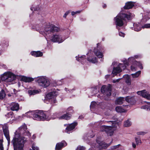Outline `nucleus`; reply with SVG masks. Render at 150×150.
Returning <instances> with one entry per match:
<instances>
[{"instance_id":"obj_1","label":"nucleus","mask_w":150,"mask_h":150,"mask_svg":"<svg viewBox=\"0 0 150 150\" xmlns=\"http://www.w3.org/2000/svg\"><path fill=\"white\" fill-rule=\"evenodd\" d=\"M132 15V13L130 12L127 13H121L114 17V21L117 29H118L119 27L123 26L125 23H127V21L131 20Z\"/></svg>"},{"instance_id":"obj_2","label":"nucleus","mask_w":150,"mask_h":150,"mask_svg":"<svg viewBox=\"0 0 150 150\" xmlns=\"http://www.w3.org/2000/svg\"><path fill=\"white\" fill-rule=\"evenodd\" d=\"M26 141L24 137H21L19 134L15 133L14 137L11 142L14 148V150H23L24 144Z\"/></svg>"},{"instance_id":"obj_3","label":"nucleus","mask_w":150,"mask_h":150,"mask_svg":"<svg viewBox=\"0 0 150 150\" xmlns=\"http://www.w3.org/2000/svg\"><path fill=\"white\" fill-rule=\"evenodd\" d=\"M30 117L33 118L34 120L38 121H44L47 120V116L42 111L36 110L32 111L27 112Z\"/></svg>"},{"instance_id":"obj_4","label":"nucleus","mask_w":150,"mask_h":150,"mask_svg":"<svg viewBox=\"0 0 150 150\" xmlns=\"http://www.w3.org/2000/svg\"><path fill=\"white\" fill-rule=\"evenodd\" d=\"M16 79V76L10 72L4 73L1 77L2 81L7 82L12 81L15 80Z\"/></svg>"},{"instance_id":"obj_5","label":"nucleus","mask_w":150,"mask_h":150,"mask_svg":"<svg viewBox=\"0 0 150 150\" xmlns=\"http://www.w3.org/2000/svg\"><path fill=\"white\" fill-rule=\"evenodd\" d=\"M57 92L55 91L49 93L45 96V99L52 103H57L56 98L57 95Z\"/></svg>"},{"instance_id":"obj_6","label":"nucleus","mask_w":150,"mask_h":150,"mask_svg":"<svg viewBox=\"0 0 150 150\" xmlns=\"http://www.w3.org/2000/svg\"><path fill=\"white\" fill-rule=\"evenodd\" d=\"M104 50V48L100 45V43H98L97 44V48H94L93 52L95 55L99 58H102L103 56L102 53Z\"/></svg>"},{"instance_id":"obj_7","label":"nucleus","mask_w":150,"mask_h":150,"mask_svg":"<svg viewBox=\"0 0 150 150\" xmlns=\"http://www.w3.org/2000/svg\"><path fill=\"white\" fill-rule=\"evenodd\" d=\"M37 81L40 86L43 88H46L50 84L49 81L43 77H41L38 78Z\"/></svg>"},{"instance_id":"obj_8","label":"nucleus","mask_w":150,"mask_h":150,"mask_svg":"<svg viewBox=\"0 0 150 150\" xmlns=\"http://www.w3.org/2000/svg\"><path fill=\"white\" fill-rule=\"evenodd\" d=\"M59 28L54 25L47 26L45 28V31L47 33H54L55 32H58L59 30Z\"/></svg>"},{"instance_id":"obj_9","label":"nucleus","mask_w":150,"mask_h":150,"mask_svg":"<svg viewBox=\"0 0 150 150\" xmlns=\"http://www.w3.org/2000/svg\"><path fill=\"white\" fill-rule=\"evenodd\" d=\"M2 129L4 135L8 141V146H9L10 143V140L9 131L7 125L4 124L2 127Z\"/></svg>"},{"instance_id":"obj_10","label":"nucleus","mask_w":150,"mask_h":150,"mask_svg":"<svg viewBox=\"0 0 150 150\" xmlns=\"http://www.w3.org/2000/svg\"><path fill=\"white\" fill-rule=\"evenodd\" d=\"M101 92L104 94H106L107 97H109L111 95V89L110 86H106L105 85H103L101 88Z\"/></svg>"},{"instance_id":"obj_11","label":"nucleus","mask_w":150,"mask_h":150,"mask_svg":"<svg viewBox=\"0 0 150 150\" xmlns=\"http://www.w3.org/2000/svg\"><path fill=\"white\" fill-rule=\"evenodd\" d=\"M112 127L111 126H108L105 125H103L101 127V128L102 130V131H105L107 133L108 135L110 136L112 135L113 132L112 130Z\"/></svg>"},{"instance_id":"obj_12","label":"nucleus","mask_w":150,"mask_h":150,"mask_svg":"<svg viewBox=\"0 0 150 150\" xmlns=\"http://www.w3.org/2000/svg\"><path fill=\"white\" fill-rule=\"evenodd\" d=\"M78 125L77 122H74L71 124L68 125L66 128V132L68 133V132H70L73 129H74L76 126Z\"/></svg>"},{"instance_id":"obj_13","label":"nucleus","mask_w":150,"mask_h":150,"mask_svg":"<svg viewBox=\"0 0 150 150\" xmlns=\"http://www.w3.org/2000/svg\"><path fill=\"white\" fill-rule=\"evenodd\" d=\"M67 143L64 141L57 143L56 145L55 150H61L63 147L67 146Z\"/></svg>"},{"instance_id":"obj_14","label":"nucleus","mask_w":150,"mask_h":150,"mask_svg":"<svg viewBox=\"0 0 150 150\" xmlns=\"http://www.w3.org/2000/svg\"><path fill=\"white\" fill-rule=\"evenodd\" d=\"M137 94L142 96V97L146 98H149V97L150 96V95L148 94L147 92L145 90L137 91Z\"/></svg>"},{"instance_id":"obj_15","label":"nucleus","mask_w":150,"mask_h":150,"mask_svg":"<svg viewBox=\"0 0 150 150\" xmlns=\"http://www.w3.org/2000/svg\"><path fill=\"white\" fill-rule=\"evenodd\" d=\"M134 6V2L131 1H128L125 3L123 8L124 9H129L132 8Z\"/></svg>"},{"instance_id":"obj_16","label":"nucleus","mask_w":150,"mask_h":150,"mask_svg":"<svg viewBox=\"0 0 150 150\" xmlns=\"http://www.w3.org/2000/svg\"><path fill=\"white\" fill-rule=\"evenodd\" d=\"M71 115L69 113L67 112L65 114L59 117V119L60 120H70L71 117Z\"/></svg>"},{"instance_id":"obj_17","label":"nucleus","mask_w":150,"mask_h":150,"mask_svg":"<svg viewBox=\"0 0 150 150\" xmlns=\"http://www.w3.org/2000/svg\"><path fill=\"white\" fill-rule=\"evenodd\" d=\"M133 27H132V29L136 31H139L142 29V26L141 24L139 23H134L133 24Z\"/></svg>"},{"instance_id":"obj_18","label":"nucleus","mask_w":150,"mask_h":150,"mask_svg":"<svg viewBox=\"0 0 150 150\" xmlns=\"http://www.w3.org/2000/svg\"><path fill=\"white\" fill-rule=\"evenodd\" d=\"M52 41L54 42H61L63 41L60 38V36L58 35H53L52 39Z\"/></svg>"},{"instance_id":"obj_19","label":"nucleus","mask_w":150,"mask_h":150,"mask_svg":"<svg viewBox=\"0 0 150 150\" xmlns=\"http://www.w3.org/2000/svg\"><path fill=\"white\" fill-rule=\"evenodd\" d=\"M122 71V69L120 67L118 66L116 67H114L113 68L112 73L114 76L116 75L117 74L120 73Z\"/></svg>"},{"instance_id":"obj_20","label":"nucleus","mask_w":150,"mask_h":150,"mask_svg":"<svg viewBox=\"0 0 150 150\" xmlns=\"http://www.w3.org/2000/svg\"><path fill=\"white\" fill-rule=\"evenodd\" d=\"M30 54L32 56L35 57H41L43 54L42 52L39 51H32L31 52Z\"/></svg>"},{"instance_id":"obj_21","label":"nucleus","mask_w":150,"mask_h":150,"mask_svg":"<svg viewBox=\"0 0 150 150\" xmlns=\"http://www.w3.org/2000/svg\"><path fill=\"white\" fill-rule=\"evenodd\" d=\"M21 80L25 82H30L33 81L34 79L30 77H27L26 76H23L21 79Z\"/></svg>"},{"instance_id":"obj_22","label":"nucleus","mask_w":150,"mask_h":150,"mask_svg":"<svg viewBox=\"0 0 150 150\" xmlns=\"http://www.w3.org/2000/svg\"><path fill=\"white\" fill-rule=\"evenodd\" d=\"M19 108V105L18 103H12L11 105V110L12 111H17Z\"/></svg>"},{"instance_id":"obj_23","label":"nucleus","mask_w":150,"mask_h":150,"mask_svg":"<svg viewBox=\"0 0 150 150\" xmlns=\"http://www.w3.org/2000/svg\"><path fill=\"white\" fill-rule=\"evenodd\" d=\"M97 142L99 144V148L100 149H105L110 145L109 144H107L103 142H101L99 143L98 142Z\"/></svg>"},{"instance_id":"obj_24","label":"nucleus","mask_w":150,"mask_h":150,"mask_svg":"<svg viewBox=\"0 0 150 150\" xmlns=\"http://www.w3.org/2000/svg\"><path fill=\"white\" fill-rule=\"evenodd\" d=\"M99 105L102 109H107L108 108L109 104L105 102H103L99 103Z\"/></svg>"},{"instance_id":"obj_25","label":"nucleus","mask_w":150,"mask_h":150,"mask_svg":"<svg viewBox=\"0 0 150 150\" xmlns=\"http://www.w3.org/2000/svg\"><path fill=\"white\" fill-rule=\"evenodd\" d=\"M124 98L120 97L118 98L115 101V103L117 105H121L123 103V101H124Z\"/></svg>"},{"instance_id":"obj_26","label":"nucleus","mask_w":150,"mask_h":150,"mask_svg":"<svg viewBox=\"0 0 150 150\" xmlns=\"http://www.w3.org/2000/svg\"><path fill=\"white\" fill-rule=\"evenodd\" d=\"M132 123L129 119H127L124 122V126L126 127H128L131 126Z\"/></svg>"},{"instance_id":"obj_27","label":"nucleus","mask_w":150,"mask_h":150,"mask_svg":"<svg viewBox=\"0 0 150 150\" xmlns=\"http://www.w3.org/2000/svg\"><path fill=\"white\" fill-rule=\"evenodd\" d=\"M87 60L89 62L92 63H95L97 62V59L96 57H93L91 59L90 57H87Z\"/></svg>"},{"instance_id":"obj_28","label":"nucleus","mask_w":150,"mask_h":150,"mask_svg":"<svg viewBox=\"0 0 150 150\" xmlns=\"http://www.w3.org/2000/svg\"><path fill=\"white\" fill-rule=\"evenodd\" d=\"M38 90H30L28 91V93L30 95H35V94L38 93Z\"/></svg>"},{"instance_id":"obj_29","label":"nucleus","mask_w":150,"mask_h":150,"mask_svg":"<svg viewBox=\"0 0 150 150\" xmlns=\"http://www.w3.org/2000/svg\"><path fill=\"white\" fill-rule=\"evenodd\" d=\"M125 100L128 103H131L132 100H133V103L135 102V100H134V98L132 97L130 98L129 96L126 97L125 98Z\"/></svg>"},{"instance_id":"obj_30","label":"nucleus","mask_w":150,"mask_h":150,"mask_svg":"<svg viewBox=\"0 0 150 150\" xmlns=\"http://www.w3.org/2000/svg\"><path fill=\"white\" fill-rule=\"evenodd\" d=\"M6 94L4 89H2L0 92V99H2L5 97Z\"/></svg>"},{"instance_id":"obj_31","label":"nucleus","mask_w":150,"mask_h":150,"mask_svg":"<svg viewBox=\"0 0 150 150\" xmlns=\"http://www.w3.org/2000/svg\"><path fill=\"white\" fill-rule=\"evenodd\" d=\"M116 111L118 112H124V109L120 106H117L115 108Z\"/></svg>"},{"instance_id":"obj_32","label":"nucleus","mask_w":150,"mask_h":150,"mask_svg":"<svg viewBox=\"0 0 150 150\" xmlns=\"http://www.w3.org/2000/svg\"><path fill=\"white\" fill-rule=\"evenodd\" d=\"M86 57L85 56H81L80 57H79L77 59L76 58V59L77 60L80 62H82L83 61L84 59H85V57Z\"/></svg>"},{"instance_id":"obj_33","label":"nucleus","mask_w":150,"mask_h":150,"mask_svg":"<svg viewBox=\"0 0 150 150\" xmlns=\"http://www.w3.org/2000/svg\"><path fill=\"white\" fill-rule=\"evenodd\" d=\"M73 107L71 106L69 107L67 110V112L69 113L71 115L74 112Z\"/></svg>"},{"instance_id":"obj_34","label":"nucleus","mask_w":150,"mask_h":150,"mask_svg":"<svg viewBox=\"0 0 150 150\" xmlns=\"http://www.w3.org/2000/svg\"><path fill=\"white\" fill-rule=\"evenodd\" d=\"M141 71H139L135 74H132V75L133 78H137L139 76V75L141 74Z\"/></svg>"},{"instance_id":"obj_35","label":"nucleus","mask_w":150,"mask_h":150,"mask_svg":"<svg viewBox=\"0 0 150 150\" xmlns=\"http://www.w3.org/2000/svg\"><path fill=\"white\" fill-rule=\"evenodd\" d=\"M23 132V136H28L29 137H30L31 136V134H30L29 131H28L27 130H26V131H24Z\"/></svg>"},{"instance_id":"obj_36","label":"nucleus","mask_w":150,"mask_h":150,"mask_svg":"<svg viewBox=\"0 0 150 150\" xmlns=\"http://www.w3.org/2000/svg\"><path fill=\"white\" fill-rule=\"evenodd\" d=\"M21 130L20 132H21V131H23V132L24 131H26L27 129V125L25 124L21 127Z\"/></svg>"},{"instance_id":"obj_37","label":"nucleus","mask_w":150,"mask_h":150,"mask_svg":"<svg viewBox=\"0 0 150 150\" xmlns=\"http://www.w3.org/2000/svg\"><path fill=\"white\" fill-rule=\"evenodd\" d=\"M142 28H150V23H146L144 24L143 26H142Z\"/></svg>"},{"instance_id":"obj_38","label":"nucleus","mask_w":150,"mask_h":150,"mask_svg":"<svg viewBox=\"0 0 150 150\" xmlns=\"http://www.w3.org/2000/svg\"><path fill=\"white\" fill-rule=\"evenodd\" d=\"M135 139L137 145L139 143H141V140L139 137H135Z\"/></svg>"},{"instance_id":"obj_39","label":"nucleus","mask_w":150,"mask_h":150,"mask_svg":"<svg viewBox=\"0 0 150 150\" xmlns=\"http://www.w3.org/2000/svg\"><path fill=\"white\" fill-rule=\"evenodd\" d=\"M96 103L95 101H92L91 102L90 107L91 108H95Z\"/></svg>"},{"instance_id":"obj_40","label":"nucleus","mask_w":150,"mask_h":150,"mask_svg":"<svg viewBox=\"0 0 150 150\" xmlns=\"http://www.w3.org/2000/svg\"><path fill=\"white\" fill-rule=\"evenodd\" d=\"M85 148L83 146H78L76 150H84Z\"/></svg>"},{"instance_id":"obj_41","label":"nucleus","mask_w":150,"mask_h":150,"mask_svg":"<svg viewBox=\"0 0 150 150\" xmlns=\"http://www.w3.org/2000/svg\"><path fill=\"white\" fill-rule=\"evenodd\" d=\"M119 35L121 37H124L125 36V34L122 32H120L119 33Z\"/></svg>"},{"instance_id":"obj_42","label":"nucleus","mask_w":150,"mask_h":150,"mask_svg":"<svg viewBox=\"0 0 150 150\" xmlns=\"http://www.w3.org/2000/svg\"><path fill=\"white\" fill-rule=\"evenodd\" d=\"M145 132H138L137 133V134L138 135H144L145 134Z\"/></svg>"},{"instance_id":"obj_43","label":"nucleus","mask_w":150,"mask_h":150,"mask_svg":"<svg viewBox=\"0 0 150 150\" xmlns=\"http://www.w3.org/2000/svg\"><path fill=\"white\" fill-rule=\"evenodd\" d=\"M80 12V11H76V12H75L74 11H72V12H71V15L72 16H74V15H75L77 13H79Z\"/></svg>"},{"instance_id":"obj_44","label":"nucleus","mask_w":150,"mask_h":150,"mask_svg":"<svg viewBox=\"0 0 150 150\" xmlns=\"http://www.w3.org/2000/svg\"><path fill=\"white\" fill-rule=\"evenodd\" d=\"M32 148L33 149V150H39L38 148L37 147H35L33 146Z\"/></svg>"},{"instance_id":"obj_45","label":"nucleus","mask_w":150,"mask_h":150,"mask_svg":"<svg viewBox=\"0 0 150 150\" xmlns=\"http://www.w3.org/2000/svg\"><path fill=\"white\" fill-rule=\"evenodd\" d=\"M120 79H119L117 80H113L112 82L113 83H115L116 82H118L120 81Z\"/></svg>"},{"instance_id":"obj_46","label":"nucleus","mask_w":150,"mask_h":150,"mask_svg":"<svg viewBox=\"0 0 150 150\" xmlns=\"http://www.w3.org/2000/svg\"><path fill=\"white\" fill-rule=\"evenodd\" d=\"M123 63L125 64L127 66H128L129 64L127 60L124 61H123Z\"/></svg>"},{"instance_id":"obj_47","label":"nucleus","mask_w":150,"mask_h":150,"mask_svg":"<svg viewBox=\"0 0 150 150\" xmlns=\"http://www.w3.org/2000/svg\"><path fill=\"white\" fill-rule=\"evenodd\" d=\"M135 67H134V66L133 65H131V69L132 70H133L135 69Z\"/></svg>"},{"instance_id":"obj_48","label":"nucleus","mask_w":150,"mask_h":150,"mask_svg":"<svg viewBox=\"0 0 150 150\" xmlns=\"http://www.w3.org/2000/svg\"><path fill=\"white\" fill-rule=\"evenodd\" d=\"M3 139H0V145H3Z\"/></svg>"},{"instance_id":"obj_49","label":"nucleus","mask_w":150,"mask_h":150,"mask_svg":"<svg viewBox=\"0 0 150 150\" xmlns=\"http://www.w3.org/2000/svg\"><path fill=\"white\" fill-rule=\"evenodd\" d=\"M70 13V11H66L65 14H66V15L67 16Z\"/></svg>"},{"instance_id":"obj_50","label":"nucleus","mask_w":150,"mask_h":150,"mask_svg":"<svg viewBox=\"0 0 150 150\" xmlns=\"http://www.w3.org/2000/svg\"><path fill=\"white\" fill-rule=\"evenodd\" d=\"M132 145L133 147L134 148H135L136 147V145L135 143H133L132 144Z\"/></svg>"},{"instance_id":"obj_51","label":"nucleus","mask_w":150,"mask_h":150,"mask_svg":"<svg viewBox=\"0 0 150 150\" xmlns=\"http://www.w3.org/2000/svg\"><path fill=\"white\" fill-rule=\"evenodd\" d=\"M0 150H4L3 145H0Z\"/></svg>"},{"instance_id":"obj_52","label":"nucleus","mask_w":150,"mask_h":150,"mask_svg":"<svg viewBox=\"0 0 150 150\" xmlns=\"http://www.w3.org/2000/svg\"><path fill=\"white\" fill-rule=\"evenodd\" d=\"M147 106L146 105H144L142 106V108L144 109H145L146 108H147L146 107Z\"/></svg>"},{"instance_id":"obj_53","label":"nucleus","mask_w":150,"mask_h":150,"mask_svg":"<svg viewBox=\"0 0 150 150\" xmlns=\"http://www.w3.org/2000/svg\"><path fill=\"white\" fill-rule=\"evenodd\" d=\"M107 7V5L106 4H104L103 5V7L104 8H106Z\"/></svg>"},{"instance_id":"obj_54","label":"nucleus","mask_w":150,"mask_h":150,"mask_svg":"<svg viewBox=\"0 0 150 150\" xmlns=\"http://www.w3.org/2000/svg\"><path fill=\"white\" fill-rule=\"evenodd\" d=\"M126 83H128V82H130V80L128 78L127 80H126Z\"/></svg>"},{"instance_id":"obj_55","label":"nucleus","mask_w":150,"mask_h":150,"mask_svg":"<svg viewBox=\"0 0 150 150\" xmlns=\"http://www.w3.org/2000/svg\"><path fill=\"white\" fill-rule=\"evenodd\" d=\"M120 145V144H119L115 146V148H116L118 147Z\"/></svg>"},{"instance_id":"obj_56","label":"nucleus","mask_w":150,"mask_h":150,"mask_svg":"<svg viewBox=\"0 0 150 150\" xmlns=\"http://www.w3.org/2000/svg\"><path fill=\"white\" fill-rule=\"evenodd\" d=\"M79 119H82L83 118V116L82 115L80 116L79 117Z\"/></svg>"},{"instance_id":"obj_57","label":"nucleus","mask_w":150,"mask_h":150,"mask_svg":"<svg viewBox=\"0 0 150 150\" xmlns=\"http://www.w3.org/2000/svg\"><path fill=\"white\" fill-rule=\"evenodd\" d=\"M67 15H66V14H64V15L63 16V17L64 18H66L67 17Z\"/></svg>"},{"instance_id":"obj_58","label":"nucleus","mask_w":150,"mask_h":150,"mask_svg":"<svg viewBox=\"0 0 150 150\" xmlns=\"http://www.w3.org/2000/svg\"><path fill=\"white\" fill-rule=\"evenodd\" d=\"M132 59V58H129L128 59V61H129Z\"/></svg>"},{"instance_id":"obj_59","label":"nucleus","mask_w":150,"mask_h":150,"mask_svg":"<svg viewBox=\"0 0 150 150\" xmlns=\"http://www.w3.org/2000/svg\"><path fill=\"white\" fill-rule=\"evenodd\" d=\"M33 139H34L35 138V137L34 135H33Z\"/></svg>"},{"instance_id":"obj_60","label":"nucleus","mask_w":150,"mask_h":150,"mask_svg":"<svg viewBox=\"0 0 150 150\" xmlns=\"http://www.w3.org/2000/svg\"><path fill=\"white\" fill-rule=\"evenodd\" d=\"M54 114L55 115H57V113H54Z\"/></svg>"},{"instance_id":"obj_61","label":"nucleus","mask_w":150,"mask_h":150,"mask_svg":"<svg viewBox=\"0 0 150 150\" xmlns=\"http://www.w3.org/2000/svg\"><path fill=\"white\" fill-rule=\"evenodd\" d=\"M9 113L11 115H12V113H11V112H10Z\"/></svg>"}]
</instances>
